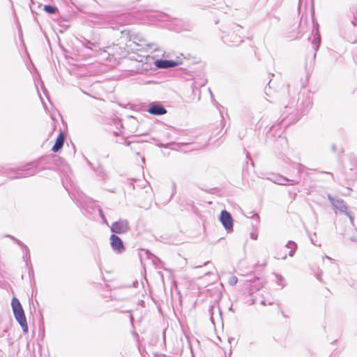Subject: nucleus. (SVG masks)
<instances>
[{
  "label": "nucleus",
  "mask_w": 357,
  "mask_h": 357,
  "mask_svg": "<svg viewBox=\"0 0 357 357\" xmlns=\"http://www.w3.org/2000/svg\"><path fill=\"white\" fill-rule=\"evenodd\" d=\"M324 173H325V174H329V175H331V176L333 177V175H332L331 173H329V172H324Z\"/></svg>",
  "instance_id": "nucleus-31"
},
{
  "label": "nucleus",
  "mask_w": 357,
  "mask_h": 357,
  "mask_svg": "<svg viewBox=\"0 0 357 357\" xmlns=\"http://www.w3.org/2000/svg\"><path fill=\"white\" fill-rule=\"evenodd\" d=\"M139 70V69H138ZM149 70L148 66H146L144 68L140 70V73H142L144 71H147Z\"/></svg>",
  "instance_id": "nucleus-24"
},
{
  "label": "nucleus",
  "mask_w": 357,
  "mask_h": 357,
  "mask_svg": "<svg viewBox=\"0 0 357 357\" xmlns=\"http://www.w3.org/2000/svg\"><path fill=\"white\" fill-rule=\"evenodd\" d=\"M321 43V36L317 30L316 33L314 36V38L312 42V47L315 52H317L319 47Z\"/></svg>",
  "instance_id": "nucleus-13"
},
{
  "label": "nucleus",
  "mask_w": 357,
  "mask_h": 357,
  "mask_svg": "<svg viewBox=\"0 0 357 357\" xmlns=\"http://www.w3.org/2000/svg\"><path fill=\"white\" fill-rule=\"evenodd\" d=\"M331 149L333 152H336V151H337L336 145L335 144H332L331 146Z\"/></svg>",
  "instance_id": "nucleus-23"
},
{
  "label": "nucleus",
  "mask_w": 357,
  "mask_h": 357,
  "mask_svg": "<svg viewBox=\"0 0 357 357\" xmlns=\"http://www.w3.org/2000/svg\"><path fill=\"white\" fill-rule=\"evenodd\" d=\"M199 267H202V266H195V268H199Z\"/></svg>",
  "instance_id": "nucleus-37"
},
{
  "label": "nucleus",
  "mask_w": 357,
  "mask_h": 357,
  "mask_svg": "<svg viewBox=\"0 0 357 357\" xmlns=\"http://www.w3.org/2000/svg\"><path fill=\"white\" fill-rule=\"evenodd\" d=\"M325 257L326 259H327L330 260V261L333 260V259H332V258H331V257H328V256L325 255V257Z\"/></svg>",
  "instance_id": "nucleus-27"
},
{
  "label": "nucleus",
  "mask_w": 357,
  "mask_h": 357,
  "mask_svg": "<svg viewBox=\"0 0 357 357\" xmlns=\"http://www.w3.org/2000/svg\"><path fill=\"white\" fill-rule=\"evenodd\" d=\"M126 144H127L128 146V145H130V142H126Z\"/></svg>",
  "instance_id": "nucleus-33"
},
{
  "label": "nucleus",
  "mask_w": 357,
  "mask_h": 357,
  "mask_svg": "<svg viewBox=\"0 0 357 357\" xmlns=\"http://www.w3.org/2000/svg\"><path fill=\"white\" fill-rule=\"evenodd\" d=\"M286 247L289 249H290V251L289 252V255L290 257H292L294 253H295V251L297 248V245L294 242V241H289L287 245H286Z\"/></svg>",
  "instance_id": "nucleus-14"
},
{
  "label": "nucleus",
  "mask_w": 357,
  "mask_h": 357,
  "mask_svg": "<svg viewBox=\"0 0 357 357\" xmlns=\"http://www.w3.org/2000/svg\"><path fill=\"white\" fill-rule=\"evenodd\" d=\"M312 105V101L311 100L310 98L308 97L307 102H306V106H305V108L304 109L303 112H307L308 111V109L311 107Z\"/></svg>",
  "instance_id": "nucleus-19"
},
{
  "label": "nucleus",
  "mask_w": 357,
  "mask_h": 357,
  "mask_svg": "<svg viewBox=\"0 0 357 357\" xmlns=\"http://www.w3.org/2000/svg\"><path fill=\"white\" fill-rule=\"evenodd\" d=\"M130 229L129 222L127 220L120 219L114 222L110 226V230L114 234H125Z\"/></svg>",
  "instance_id": "nucleus-3"
},
{
  "label": "nucleus",
  "mask_w": 357,
  "mask_h": 357,
  "mask_svg": "<svg viewBox=\"0 0 357 357\" xmlns=\"http://www.w3.org/2000/svg\"><path fill=\"white\" fill-rule=\"evenodd\" d=\"M26 248V252H28V248H26V246H24Z\"/></svg>",
  "instance_id": "nucleus-38"
},
{
  "label": "nucleus",
  "mask_w": 357,
  "mask_h": 357,
  "mask_svg": "<svg viewBox=\"0 0 357 357\" xmlns=\"http://www.w3.org/2000/svg\"><path fill=\"white\" fill-rule=\"evenodd\" d=\"M110 244L112 249L117 253H122L125 250V247L122 240L116 234H113L110 236Z\"/></svg>",
  "instance_id": "nucleus-5"
},
{
  "label": "nucleus",
  "mask_w": 357,
  "mask_h": 357,
  "mask_svg": "<svg viewBox=\"0 0 357 357\" xmlns=\"http://www.w3.org/2000/svg\"><path fill=\"white\" fill-rule=\"evenodd\" d=\"M178 63L173 60L157 59L155 65L158 68L167 69L178 66Z\"/></svg>",
  "instance_id": "nucleus-6"
},
{
  "label": "nucleus",
  "mask_w": 357,
  "mask_h": 357,
  "mask_svg": "<svg viewBox=\"0 0 357 357\" xmlns=\"http://www.w3.org/2000/svg\"><path fill=\"white\" fill-rule=\"evenodd\" d=\"M261 305H266V302L264 300H262L261 302H260Z\"/></svg>",
  "instance_id": "nucleus-26"
},
{
  "label": "nucleus",
  "mask_w": 357,
  "mask_h": 357,
  "mask_svg": "<svg viewBox=\"0 0 357 357\" xmlns=\"http://www.w3.org/2000/svg\"><path fill=\"white\" fill-rule=\"evenodd\" d=\"M98 212H99L100 217V218L102 219V222H103L105 224H106L107 225H108L107 220V219H106V218H105V214H104V213H103V211H102V208H98Z\"/></svg>",
  "instance_id": "nucleus-18"
},
{
  "label": "nucleus",
  "mask_w": 357,
  "mask_h": 357,
  "mask_svg": "<svg viewBox=\"0 0 357 357\" xmlns=\"http://www.w3.org/2000/svg\"><path fill=\"white\" fill-rule=\"evenodd\" d=\"M154 45V44H147V46L149 47H152Z\"/></svg>",
  "instance_id": "nucleus-28"
},
{
  "label": "nucleus",
  "mask_w": 357,
  "mask_h": 357,
  "mask_svg": "<svg viewBox=\"0 0 357 357\" xmlns=\"http://www.w3.org/2000/svg\"><path fill=\"white\" fill-rule=\"evenodd\" d=\"M129 40L132 41L137 45H139V43L146 42L145 38L139 33H129Z\"/></svg>",
  "instance_id": "nucleus-10"
},
{
  "label": "nucleus",
  "mask_w": 357,
  "mask_h": 357,
  "mask_svg": "<svg viewBox=\"0 0 357 357\" xmlns=\"http://www.w3.org/2000/svg\"><path fill=\"white\" fill-rule=\"evenodd\" d=\"M215 310V307L214 306H212L210 309V314H211V321L213 323V313H214V310Z\"/></svg>",
  "instance_id": "nucleus-21"
},
{
  "label": "nucleus",
  "mask_w": 357,
  "mask_h": 357,
  "mask_svg": "<svg viewBox=\"0 0 357 357\" xmlns=\"http://www.w3.org/2000/svg\"><path fill=\"white\" fill-rule=\"evenodd\" d=\"M225 41L231 43V45H238L243 40H242V39L241 38L240 36H235L234 37V40H229V39L225 38Z\"/></svg>",
  "instance_id": "nucleus-15"
},
{
  "label": "nucleus",
  "mask_w": 357,
  "mask_h": 357,
  "mask_svg": "<svg viewBox=\"0 0 357 357\" xmlns=\"http://www.w3.org/2000/svg\"><path fill=\"white\" fill-rule=\"evenodd\" d=\"M65 140V135L63 132H60L57 137L54 146L52 148V151L54 153L58 152L63 146Z\"/></svg>",
  "instance_id": "nucleus-9"
},
{
  "label": "nucleus",
  "mask_w": 357,
  "mask_h": 357,
  "mask_svg": "<svg viewBox=\"0 0 357 357\" xmlns=\"http://www.w3.org/2000/svg\"><path fill=\"white\" fill-rule=\"evenodd\" d=\"M210 264V262H209V261H206V262L204 263V266H206V265H208V264Z\"/></svg>",
  "instance_id": "nucleus-29"
},
{
  "label": "nucleus",
  "mask_w": 357,
  "mask_h": 357,
  "mask_svg": "<svg viewBox=\"0 0 357 357\" xmlns=\"http://www.w3.org/2000/svg\"><path fill=\"white\" fill-rule=\"evenodd\" d=\"M209 91H210V93H211V97H213V93H211V90L209 89Z\"/></svg>",
  "instance_id": "nucleus-35"
},
{
  "label": "nucleus",
  "mask_w": 357,
  "mask_h": 357,
  "mask_svg": "<svg viewBox=\"0 0 357 357\" xmlns=\"http://www.w3.org/2000/svg\"><path fill=\"white\" fill-rule=\"evenodd\" d=\"M220 221L227 231H231L233 229V218L229 212L223 210L220 213Z\"/></svg>",
  "instance_id": "nucleus-4"
},
{
  "label": "nucleus",
  "mask_w": 357,
  "mask_h": 357,
  "mask_svg": "<svg viewBox=\"0 0 357 357\" xmlns=\"http://www.w3.org/2000/svg\"><path fill=\"white\" fill-rule=\"evenodd\" d=\"M257 236L256 234H251V238H252V239L256 240V239H257Z\"/></svg>",
  "instance_id": "nucleus-25"
},
{
  "label": "nucleus",
  "mask_w": 357,
  "mask_h": 357,
  "mask_svg": "<svg viewBox=\"0 0 357 357\" xmlns=\"http://www.w3.org/2000/svg\"><path fill=\"white\" fill-rule=\"evenodd\" d=\"M35 170L33 171V172L31 174H35Z\"/></svg>",
  "instance_id": "nucleus-36"
},
{
  "label": "nucleus",
  "mask_w": 357,
  "mask_h": 357,
  "mask_svg": "<svg viewBox=\"0 0 357 357\" xmlns=\"http://www.w3.org/2000/svg\"><path fill=\"white\" fill-rule=\"evenodd\" d=\"M238 282V278L236 276H232L229 279V284L231 286L235 285Z\"/></svg>",
  "instance_id": "nucleus-20"
},
{
  "label": "nucleus",
  "mask_w": 357,
  "mask_h": 357,
  "mask_svg": "<svg viewBox=\"0 0 357 357\" xmlns=\"http://www.w3.org/2000/svg\"><path fill=\"white\" fill-rule=\"evenodd\" d=\"M44 10L46 11L47 13L54 14L56 12L57 8L55 6L51 5H45L44 6Z\"/></svg>",
  "instance_id": "nucleus-17"
},
{
  "label": "nucleus",
  "mask_w": 357,
  "mask_h": 357,
  "mask_svg": "<svg viewBox=\"0 0 357 357\" xmlns=\"http://www.w3.org/2000/svg\"><path fill=\"white\" fill-rule=\"evenodd\" d=\"M255 303V299H252V303H251V304H254Z\"/></svg>",
  "instance_id": "nucleus-32"
},
{
  "label": "nucleus",
  "mask_w": 357,
  "mask_h": 357,
  "mask_svg": "<svg viewBox=\"0 0 357 357\" xmlns=\"http://www.w3.org/2000/svg\"><path fill=\"white\" fill-rule=\"evenodd\" d=\"M263 286V283L258 278L252 280L250 284V295L252 296L254 290L259 291Z\"/></svg>",
  "instance_id": "nucleus-11"
},
{
  "label": "nucleus",
  "mask_w": 357,
  "mask_h": 357,
  "mask_svg": "<svg viewBox=\"0 0 357 357\" xmlns=\"http://www.w3.org/2000/svg\"><path fill=\"white\" fill-rule=\"evenodd\" d=\"M148 112L153 115H162L167 113L166 109L160 104L151 103L149 105Z\"/></svg>",
  "instance_id": "nucleus-7"
},
{
  "label": "nucleus",
  "mask_w": 357,
  "mask_h": 357,
  "mask_svg": "<svg viewBox=\"0 0 357 357\" xmlns=\"http://www.w3.org/2000/svg\"><path fill=\"white\" fill-rule=\"evenodd\" d=\"M351 25L354 27H356L357 26V13L356 15L354 16V20L351 22Z\"/></svg>",
  "instance_id": "nucleus-22"
},
{
  "label": "nucleus",
  "mask_w": 357,
  "mask_h": 357,
  "mask_svg": "<svg viewBox=\"0 0 357 357\" xmlns=\"http://www.w3.org/2000/svg\"><path fill=\"white\" fill-rule=\"evenodd\" d=\"M274 275L277 279L276 282H277L278 285H279L282 287H284L286 284L284 278L279 274L275 273Z\"/></svg>",
  "instance_id": "nucleus-16"
},
{
  "label": "nucleus",
  "mask_w": 357,
  "mask_h": 357,
  "mask_svg": "<svg viewBox=\"0 0 357 357\" xmlns=\"http://www.w3.org/2000/svg\"><path fill=\"white\" fill-rule=\"evenodd\" d=\"M273 181L278 185H296L298 183V181L289 179L282 176H275Z\"/></svg>",
  "instance_id": "nucleus-8"
},
{
  "label": "nucleus",
  "mask_w": 357,
  "mask_h": 357,
  "mask_svg": "<svg viewBox=\"0 0 357 357\" xmlns=\"http://www.w3.org/2000/svg\"><path fill=\"white\" fill-rule=\"evenodd\" d=\"M84 46L86 49L93 51L94 52H98L101 50V48L99 47V44L97 43L86 40L84 43Z\"/></svg>",
  "instance_id": "nucleus-12"
},
{
  "label": "nucleus",
  "mask_w": 357,
  "mask_h": 357,
  "mask_svg": "<svg viewBox=\"0 0 357 357\" xmlns=\"http://www.w3.org/2000/svg\"><path fill=\"white\" fill-rule=\"evenodd\" d=\"M350 240H351V241H356V238H350Z\"/></svg>",
  "instance_id": "nucleus-30"
},
{
  "label": "nucleus",
  "mask_w": 357,
  "mask_h": 357,
  "mask_svg": "<svg viewBox=\"0 0 357 357\" xmlns=\"http://www.w3.org/2000/svg\"><path fill=\"white\" fill-rule=\"evenodd\" d=\"M328 199L331 202L333 209L337 213V212L345 214L349 218L351 223L354 222V216L351 211L348 209L347 205L343 199L333 197L331 195H328Z\"/></svg>",
  "instance_id": "nucleus-2"
},
{
  "label": "nucleus",
  "mask_w": 357,
  "mask_h": 357,
  "mask_svg": "<svg viewBox=\"0 0 357 357\" xmlns=\"http://www.w3.org/2000/svg\"><path fill=\"white\" fill-rule=\"evenodd\" d=\"M357 42V40H354L352 41L353 43H356Z\"/></svg>",
  "instance_id": "nucleus-34"
},
{
  "label": "nucleus",
  "mask_w": 357,
  "mask_h": 357,
  "mask_svg": "<svg viewBox=\"0 0 357 357\" xmlns=\"http://www.w3.org/2000/svg\"><path fill=\"white\" fill-rule=\"evenodd\" d=\"M11 306L15 319L21 326L24 333L28 331V325L24 310L20 301L17 298H13L11 301Z\"/></svg>",
  "instance_id": "nucleus-1"
}]
</instances>
